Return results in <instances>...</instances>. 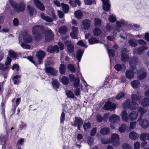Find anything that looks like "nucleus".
I'll return each mask as SVG.
<instances>
[{"label":"nucleus","mask_w":149,"mask_h":149,"mask_svg":"<svg viewBox=\"0 0 149 149\" xmlns=\"http://www.w3.org/2000/svg\"><path fill=\"white\" fill-rule=\"evenodd\" d=\"M138 63V59L136 57L132 58L129 61V64L131 68L133 70H128L125 72V75L126 78L129 79H131L134 77V73L137 70L135 65Z\"/></svg>","instance_id":"1"},{"label":"nucleus","mask_w":149,"mask_h":149,"mask_svg":"<svg viewBox=\"0 0 149 149\" xmlns=\"http://www.w3.org/2000/svg\"><path fill=\"white\" fill-rule=\"evenodd\" d=\"M131 98L133 100L138 101L139 104L144 107L149 106V99L145 97L141 100L142 97L141 94L139 92H138L136 94H132L131 96Z\"/></svg>","instance_id":"2"},{"label":"nucleus","mask_w":149,"mask_h":149,"mask_svg":"<svg viewBox=\"0 0 149 149\" xmlns=\"http://www.w3.org/2000/svg\"><path fill=\"white\" fill-rule=\"evenodd\" d=\"M9 3L17 12L19 13L21 12H23L25 10L26 5L23 2L21 3L20 4L17 3L13 0H10Z\"/></svg>","instance_id":"3"},{"label":"nucleus","mask_w":149,"mask_h":149,"mask_svg":"<svg viewBox=\"0 0 149 149\" xmlns=\"http://www.w3.org/2000/svg\"><path fill=\"white\" fill-rule=\"evenodd\" d=\"M132 99V101L130 102L129 100H127L123 103V106L124 107H127L128 109L132 110H135L139 107L138 103L135 102L136 100H133Z\"/></svg>","instance_id":"4"},{"label":"nucleus","mask_w":149,"mask_h":149,"mask_svg":"<svg viewBox=\"0 0 149 149\" xmlns=\"http://www.w3.org/2000/svg\"><path fill=\"white\" fill-rule=\"evenodd\" d=\"M43 27L42 26L36 25L32 28L33 33L35 36L36 40H38L42 38V36L40 35L39 31L42 30Z\"/></svg>","instance_id":"5"},{"label":"nucleus","mask_w":149,"mask_h":149,"mask_svg":"<svg viewBox=\"0 0 149 149\" xmlns=\"http://www.w3.org/2000/svg\"><path fill=\"white\" fill-rule=\"evenodd\" d=\"M72 125L74 127H77L79 130H80V127L83 125L82 119L79 117H75L73 119V122H71Z\"/></svg>","instance_id":"6"},{"label":"nucleus","mask_w":149,"mask_h":149,"mask_svg":"<svg viewBox=\"0 0 149 149\" xmlns=\"http://www.w3.org/2000/svg\"><path fill=\"white\" fill-rule=\"evenodd\" d=\"M137 121L141 128L146 129L149 127V121L145 119H142L141 117L138 118Z\"/></svg>","instance_id":"7"},{"label":"nucleus","mask_w":149,"mask_h":149,"mask_svg":"<svg viewBox=\"0 0 149 149\" xmlns=\"http://www.w3.org/2000/svg\"><path fill=\"white\" fill-rule=\"evenodd\" d=\"M122 54L121 55V60L124 62H127L129 59V55L127 53L128 51L126 48H123L122 49Z\"/></svg>","instance_id":"8"},{"label":"nucleus","mask_w":149,"mask_h":149,"mask_svg":"<svg viewBox=\"0 0 149 149\" xmlns=\"http://www.w3.org/2000/svg\"><path fill=\"white\" fill-rule=\"evenodd\" d=\"M138 78L139 80L144 79L147 76L146 71L144 69H141L137 72Z\"/></svg>","instance_id":"9"},{"label":"nucleus","mask_w":149,"mask_h":149,"mask_svg":"<svg viewBox=\"0 0 149 149\" xmlns=\"http://www.w3.org/2000/svg\"><path fill=\"white\" fill-rule=\"evenodd\" d=\"M36 55L38 58L39 64H42L43 62V60L45 56V53L42 51L40 50L37 52Z\"/></svg>","instance_id":"10"},{"label":"nucleus","mask_w":149,"mask_h":149,"mask_svg":"<svg viewBox=\"0 0 149 149\" xmlns=\"http://www.w3.org/2000/svg\"><path fill=\"white\" fill-rule=\"evenodd\" d=\"M119 141V136L118 134H114L112 135L111 142L113 143L114 145L115 146H118L120 143Z\"/></svg>","instance_id":"11"},{"label":"nucleus","mask_w":149,"mask_h":149,"mask_svg":"<svg viewBox=\"0 0 149 149\" xmlns=\"http://www.w3.org/2000/svg\"><path fill=\"white\" fill-rule=\"evenodd\" d=\"M47 33L45 34V39L47 41H49L53 39L54 35L52 31L50 29H47Z\"/></svg>","instance_id":"12"},{"label":"nucleus","mask_w":149,"mask_h":149,"mask_svg":"<svg viewBox=\"0 0 149 149\" xmlns=\"http://www.w3.org/2000/svg\"><path fill=\"white\" fill-rule=\"evenodd\" d=\"M116 105L114 103L107 102L104 105L103 109L105 110H113L115 109Z\"/></svg>","instance_id":"13"},{"label":"nucleus","mask_w":149,"mask_h":149,"mask_svg":"<svg viewBox=\"0 0 149 149\" xmlns=\"http://www.w3.org/2000/svg\"><path fill=\"white\" fill-rule=\"evenodd\" d=\"M91 26V21L89 20L85 19L84 20L82 23L81 28L85 30H87Z\"/></svg>","instance_id":"14"},{"label":"nucleus","mask_w":149,"mask_h":149,"mask_svg":"<svg viewBox=\"0 0 149 149\" xmlns=\"http://www.w3.org/2000/svg\"><path fill=\"white\" fill-rule=\"evenodd\" d=\"M23 40L24 42L27 43L31 42L33 40L32 36L26 32L24 33L23 34Z\"/></svg>","instance_id":"15"},{"label":"nucleus","mask_w":149,"mask_h":149,"mask_svg":"<svg viewBox=\"0 0 149 149\" xmlns=\"http://www.w3.org/2000/svg\"><path fill=\"white\" fill-rule=\"evenodd\" d=\"M109 120L111 123H116L120 121V118L116 115L113 114L109 117Z\"/></svg>","instance_id":"16"},{"label":"nucleus","mask_w":149,"mask_h":149,"mask_svg":"<svg viewBox=\"0 0 149 149\" xmlns=\"http://www.w3.org/2000/svg\"><path fill=\"white\" fill-rule=\"evenodd\" d=\"M65 45L67 46V49L69 53H72L74 50V46L71 41H65Z\"/></svg>","instance_id":"17"},{"label":"nucleus","mask_w":149,"mask_h":149,"mask_svg":"<svg viewBox=\"0 0 149 149\" xmlns=\"http://www.w3.org/2000/svg\"><path fill=\"white\" fill-rule=\"evenodd\" d=\"M34 3L36 6L40 10L43 11L45 10V7L43 4L39 0H33Z\"/></svg>","instance_id":"18"},{"label":"nucleus","mask_w":149,"mask_h":149,"mask_svg":"<svg viewBox=\"0 0 149 149\" xmlns=\"http://www.w3.org/2000/svg\"><path fill=\"white\" fill-rule=\"evenodd\" d=\"M72 31L70 33L71 36L74 39L77 38V36L78 33V30L77 27L72 26Z\"/></svg>","instance_id":"19"},{"label":"nucleus","mask_w":149,"mask_h":149,"mask_svg":"<svg viewBox=\"0 0 149 149\" xmlns=\"http://www.w3.org/2000/svg\"><path fill=\"white\" fill-rule=\"evenodd\" d=\"M47 52L51 53L56 52L57 53L59 52L58 47L57 45H55L53 46H49L47 49Z\"/></svg>","instance_id":"20"},{"label":"nucleus","mask_w":149,"mask_h":149,"mask_svg":"<svg viewBox=\"0 0 149 149\" xmlns=\"http://www.w3.org/2000/svg\"><path fill=\"white\" fill-rule=\"evenodd\" d=\"M45 70L46 72L54 75H56L58 72L57 70L52 68L46 67Z\"/></svg>","instance_id":"21"},{"label":"nucleus","mask_w":149,"mask_h":149,"mask_svg":"<svg viewBox=\"0 0 149 149\" xmlns=\"http://www.w3.org/2000/svg\"><path fill=\"white\" fill-rule=\"evenodd\" d=\"M104 4L103 8L104 10L106 11L109 10L110 5L109 3V0H102Z\"/></svg>","instance_id":"22"},{"label":"nucleus","mask_w":149,"mask_h":149,"mask_svg":"<svg viewBox=\"0 0 149 149\" xmlns=\"http://www.w3.org/2000/svg\"><path fill=\"white\" fill-rule=\"evenodd\" d=\"M138 116V112L136 111H133L129 115V119L131 120H134L137 119Z\"/></svg>","instance_id":"23"},{"label":"nucleus","mask_w":149,"mask_h":149,"mask_svg":"<svg viewBox=\"0 0 149 149\" xmlns=\"http://www.w3.org/2000/svg\"><path fill=\"white\" fill-rule=\"evenodd\" d=\"M129 138L133 140H136L139 137V135L134 132H130L129 135Z\"/></svg>","instance_id":"24"},{"label":"nucleus","mask_w":149,"mask_h":149,"mask_svg":"<svg viewBox=\"0 0 149 149\" xmlns=\"http://www.w3.org/2000/svg\"><path fill=\"white\" fill-rule=\"evenodd\" d=\"M121 118L123 121L127 122L129 119L126 110H124L121 113Z\"/></svg>","instance_id":"25"},{"label":"nucleus","mask_w":149,"mask_h":149,"mask_svg":"<svg viewBox=\"0 0 149 149\" xmlns=\"http://www.w3.org/2000/svg\"><path fill=\"white\" fill-rule=\"evenodd\" d=\"M69 3L71 6L73 7L77 6V4L78 6H80L81 4V2L79 0H75V1L74 0H70Z\"/></svg>","instance_id":"26"},{"label":"nucleus","mask_w":149,"mask_h":149,"mask_svg":"<svg viewBox=\"0 0 149 149\" xmlns=\"http://www.w3.org/2000/svg\"><path fill=\"white\" fill-rule=\"evenodd\" d=\"M41 17L43 19L48 22H52L53 21V19L50 17L46 16L45 14L43 13H41L40 14Z\"/></svg>","instance_id":"27"},{"label":"nucleus","mask_w":149,"mask_h":149,"mask_svg":"<svg viewBox=\"0 0 149 149\" xmlns=\"http://www.w3.org/2000/svg\"><path fill=\"white\" fill-rule=\"evenodd\" d=\"M74 14L76 17L78 19H81L83 16L82 13L80 10H78L75 11Z\"/></svg>","instance_id":"28"},{"label":"nucleus","mask_w":149,"mask_h":149,"mask_svg":"<svg viewBox=\"0 0 149 149\" xmlns=\"http://www.w3.org/2000/svg\"><path fill=\"white\" fill-rule=\"evenodd\" d=\"M132 86L134 89H136L139 86L140 82L139 81L137 80H134L132 81L131 83Z\"/></svg>","instance_id":"29"},{"label":"nucleus","mask_w":149,"mask_h":149,"mask_svg":"<svg viewBox=\"0 0 149 149\" xmlns=\"http://www.w3.org/2000/svg\"><path fill=\"white\" fill-rule=\"evenodd\" d=\"M27 9L29 12L30 16H32L34 14L36 13V11L34 8L29 5L27 6Z\"/></svg>","instance_id":"30"},{"label":"nucleus","mask_w":149,"mask_h":149,"mask_svg":"<svg viewBox=\"0 0 149 149\" xmlns=\"http://www.w3.org/2000/svg\"><path fill=\"white\" fill-rule=\"evenodd\" d=\"M148 49V48L146 46H143L139 47L137 49L134 50V52H136L137 51L138 54H140L144 50Z\"/></svg>","instance_id":"31"},{"label":"nucleus","mask_w":149,"mask_h":149,"mask_svg":"<svg viewBox=\"0 0 149 149\" xmlns=\"http://www.w3.org/2000/svg\"><path fill=\"white\" fill-rule=\"evenodd\" d=\"M128 43L130 46L135 47L137 45V41L133 38L129 40Z\"/></svg>","instance_id":"32"},{"label":"nucleus","mask_w":149,"mask_h":149,"mask_svg":"<svg viewBox=\"0 0 149 149\" xmlns=\"http://www.w3.org/2000/svg\"><path fill=\"white\" fill-rule=\"evenodd\" d=\"M60 80L62 83L65 85H68L69 82V79L65 76L63 77L60 79Z\"/></svg>","instance_id":"33"},{"label":"nucleus","mask_w":149,"mask_h":149,"mask_svg":"<svg viewBox=\"0 0 149 149\" xmlns=\"http://www.w3.org/2000/svg\"><path fill=\"white\" fill-rule=\"evenodd\" d=\"M7 139V137L5 135H2L0 137V144L3 145V147L6 143Z\"/></svg>","instance_id":"34"},{"label":"nucleus","mask_w":149,"mask_h":149,"mask_svg":"<svg viewBox=\"0 0 149 149\" xmlns=\"http://www.w3.org/2000/svg\"><path fill=\"white\" fill-rule=\"evenodd\" d=\"M84 51L81 50H79L77 51V58L79 62H80L81 59L83 54Z\"/></svg>","instance_id":"35"},{"label":"nucleus","mask_w":149,"mask_h":149,"mask_svg":"<svg viewBox=\"0 0 149 149\" xmlns=\"http://www.w3.org/2000/svg\"><path fill=\"white\" fill-rule=\"evenodd\" d=\"M59 69L60 72L61 74H64L66 70L65 65L63 64H61Z\"/></svg>","instance_id":"36"},{"label":"nucleus","mask_w":149,"mask_h":149,"mask_svg":"<svg viewBox=\"0 0 149 149\" xmlns=\"http://www.w3.org/2000/svg\"><path fill=\"white\" fill-rule=\"evenodd\" d=\"M21 77L20 76L17 75L14 76L13 78L12 79L14 81V84H18L19 82V80L18 79Z\"/></svg>","instance_id":"37"},{"label":"nucleus","mask_w":149,"mask_h":149,"mask_svg":"<svg viewBox=\"0 0 149 149\" xmlns=\"http://www.w3.org/2000/svg\"><path fill=\"white\" fill-rule=\"evenodd\" d=\"M138 111L139 113H140L141 116L140 117H141V118L143 116V115L147 111V110L145 109L144 108L140 107L138 109Z\"/></svg>","instance_id":"38"},{"label":"nucleus","mask_w":149,"mask_h":149,"mask_svg":"<svg viewBox=\"0 0 149 149\" xmlns=\"http://www.w3.org/2000/svg\"><path fill=\"white\" fill-rule=\"evenodd\" d=\"M109 132L110 130L109 128L107 127L103 128L101 129L100 133L102 134H107L109 133Z\"/></svg>","instance_id":"39"},{"label":"nucleus","mask_w":149,"mask_h":149,"mask_svg":"<svg viewBox=\"0 0 149 149\" xmlns=\"http://www.w3.org/2000/svg\"><path fill=\"white\" fill-rule=\"evenodd\" d=\"M65 93L68 97L69 98H74V93L72 92L71 91H65Z\"/></svg>","instance_id":"40"},{"label":"nucleus","mask_w":149,"mask_h":149,"mask_svg":"<svg viewBox=\"0 0 149 149\" xmlns=\"http://www.w3.org/2000/svg\"><path fill=\"white\" fill-rule=\"evenodd\" d=\"M108 52L110 58V62L111 63L112 61L111 57H112L114 56L115 54L114 51L111 49H108Z\"/></svg>","instance_id":"41"},{"label":"nucleus","mask_w":149,"mask_h":149,"mask_svg":"<svg viewBox=\"0 0 149 149\" xmlns=\"http://www.w3.org/2000/svg\"><path fill=\"white\" fill-rule=\"evenodd\" d=\"M101 33V31L98 28H95L93 31V34L95 36H98Z\"/></svg>","instance_id":"42"},{"label":"nucleus","mask_w":149,"mask_h":149,"mask_svg":"<svg viewBox=\"0 0 149 149\" xmlns=\"http://www.w3.org/2000/svg\"><path fill=\"white\" fill-rule=\"evenodd\" d=\"M88 42L90 44H93L99 42V41L95 38H92L88 40Z\"/></svg>","instance_id":"43"},{"label":"nucleus","mask_w":149,"mask_h":149,"mask_svg":"<svg viewBox=\"0 0 149 149\" xmlns=\"http://www.w3.org/2000/svg\"><path fill=\"white\" fill-rule=\"evenodd\" d=\"M121 23L119 21H117L116 23L117 27L116 28V30L118 32H119V31L118 29H119L121 28L122 24H125L124 23V21L123 20H121Z\"/></svg>","instance_id":"44"},{"label":"nucleus","mask_w":149,"mask_h":149,"mask_svg":"<svg viewBox=\"0 0 149 149\" xmlns=\"http://www.w3.org/2000/svg\"><path fill=\"white\" fill-rule=\"evenodd\" d=\"M109 21L112 23L115 22L116 19L115 15L113 14L110 15L109 17Z\"/></svg>","instance_id":"45"},{"label":"nucleus","mask_w":149,"mask_h":149,"mask_svg":"<svg viewBox=\"0 0 149 149\" xmlns=\"http://www.w3.org/2000/svg\"><path fill=\"white\" fill-rule=\"evenodd\" d=\"M148 133H143L141 134L139 138L141 141H145L146 139V137H147Z\"/></svg>","instance_id":"46"},{"label":"nucleus","mask_w":149,"mask_h":149,"mask_svg":"<svg viewBox=\"0 0 149 149\" xmlns=\"http://www.w3.org/2000/svg\"><path fill=\"white\" fill-rule=\"evenodd\" d=\"M62 7L63 11L65 13H67L68 12L69 7L68 5L63 4L62 5Z\"/></svg>","instance_id":"47"},{"label":"nucleus","mask_w":149,"mask_h":149,"mask_svg":"<svg viewBox=\"0 0 149 149\" xmlns=\"http://www.w3.org/2000/svg\"><path fill=\"white\" fill-rule=\"evenodd\" d=\"M67 31V28L65 26H63L59 29V31L61 34L65 33Z\"/></svg>","instance_id":"48"},{"label":"nucleus","mask_w":149,"mask_h":149,"mask_svg":"<svg viewBox=\"0 0 149 149\" xmlns=\"http://www.w3.org/2000/svg\"><path fill=\"white\" fill-rule=\"evenodd\" d=\"M126 126L124 124H122L119 128L118 130L121 133H123L126 130Z\"/></svg>","instance_id":"49"},{"label":"nucleus","mask_w":149,"mask_h":149,"mask_svg":"<svg viewBox=\"0 0 149 149\" xmlns=\"http://www.w3.org/2000/svg\"><path fill=\"white\" fill-rule=\"evenodd\" d=\"M9 54L11 57L13 58H17V54L16 53L11 50L9 51Z\"/></svg>","instance_id":"50"},{"label":"nucleus","mask_w":149,"mask_h":149,"mask_svg":"<svg viewBox=\"0 0 149 149\" xmlns=\"http://www.w3.org/2000/svg\"><path fill=\"white\" fill-rule=\"evenodd\" d=\"M65 119V113L63 111L61 115L60 118V123H63Z\"/></svg>","instance_id":"51"},{"label":"nucleus","mask_w":149,"mask_h":149,"mask_svg":"<svg viewBox=\"0 0 149 149\" xmlns=\"http://www.w3.org/2000/svg\"><path fill=\"white\" fill-rule=\"evenodd\" d=\"M68 69L73 72H74L75 71V68L74 66L71 64H69L68 65Z\"/></svg>","instance_id":"52"},{"label":"nucleus","mask_w":149,"mask_h":149,"mask_svg":"<svg viewBox=\"0 0 149 149\" xmlns=\"http://www.w3.org/2000/svg\"><path fill=\"white\" fill-rule=\"evenodd\" d=\"M84 2L86 5H91L92 3L96 4L95 0H85Z\"/></svg>","instance_id":"53"},{"label":"nucleus","mask_w":149,"mask_h":149,"mask_svg":"<svg viewBox=\"0 0 149 149\" xmlns=\"http://www.w3.org/2000/svg\"><path fill=\"white\" fill-rule=\"evenodd\" d=\"M124 64L121 65L120 64H118L115 66L114 68L116 70L119 71L122 69L123 66H124Z\"/></svg>","instance_id":"54"},{"label":"nucleus","mask_w":149,"mask_h":149,"mask_svg":"<svg viewBox=\"0 0 149 149\" xmlns=\"http://www.w3.org/2000/svg\"><path fill=\"white\" fill-rule=\"evenodd\" d=\"M95 25V26H99L101 24V20L97 18L94 19Z\"/></svg>","instance_id":"55"},{"label":"nucleus","mask_w":149,"mask_h":149,"mask_svg":"<svg viewBox=\"0 0 149 149\" xmlns=\"http://www.w3.org/2000/svg\"><path fill=\"white\" fill-rule=\"evenodd\" d=\"M52 85L54 88H58L59 87V83L58 81L55 80H54L52 81Z\"/></svg>","instance_id":"56"},{"label":"nucleus","mask_w":149,"mask_h":149,"mask_svg":"<svg viewBox=\"0 0 149 149\" xmlns=\"http://www.w3.org/2000/svg\"><path fill=\"white\" fill-rule=\"evenodd\" d=\"M87 143L89 146L93 144L94 140L93 138L89 136L87 138Z\"/></svg>","instance_id":"57"},{"label":"nucleus","mask_w":149,"mask_h":149,"mask_svg":"<svg viewBox=\"0 0 149 149\" xmlns=\"http://www.w3.org/2000/svg\"><path fill=\"white\" fill-rule=\"evenodd\" d=\"M91 124L89 123H84L83 127L86 131H87V130L90 129L91 127Z\"/></svg>","instance_id":"58"},{"label":"nucleus","mask_w":149,"mask_h":149,"mask_svg":"<svg viewBox=\"0 0 149 149\" xmlns=\"http://www.w3.org/2000/svg\"><path fill=\"white\" fill-rule=\"evenodd\" d=\"M137 123L136 122H131L130 124V128L132 130L135 129Z\"/></svg>","instance_id":"59"},{"label":"nucleus","mask_w":149,"mask_h":149,"mask_svg":"<svg viewBox=\"0 0 149 149\" xmlns=\"http://www.w3.org/2000/svg\"><path fill=\"white\" fill-rule=\"evenodd\" d=\"M124 96V94L123 92H120L116 96V99L117 100H119L120 98L123 97Z\"/></svg>","instance_id":"60"},{"label":"nucleus","mask_w":149,"mask_h":149,"mask_svg":"<svg viewBox=\"0 0 149 149\" xmlns=\"http://www.w3.org/2000/svg\"><path fill=\"white\" fill-rule=\"evenodd\" d=\"M122 147L123 149H132L131 146L130 145L126 143L123 144Z\"/></svg>","instance_id":"61"},{"label":"nucleus","mask_w":149,"mask_h":149,"mask_svg":"<svg viewBox=\"0 0 149 149\" xmlns=\"http://www.w3.org/2000/svg\"><path fill=\"white\" fill-rule=\"evenodd\" d=\"M24 142V139H20L18 140L17 142V146H21L23 144Z\"/></svg>","instance_id":"62"},{"label":"nucleus","mask_w":149,"mask_h":149,"mask_svg":"<svg viewBox=\"0 0 149 149\" xmlns=\"http://www.w3.org/2000/svg\"><path fill=\"white\" fill-rule=\"evenodd\" d=\"M96 118L98 122L101 123L103 120V118L99 114L97 115Z\"/></svg>","instance_id":"63"},{"label":"nucleus","mask_w":149,"mask_h":149,"mask_svg":"<svg viewBox=\"0 0 149 149\" xmlns=\"http://www.w3.org/2000/svg\"><path fill=\"white\" fill-rule=\"evenodd\" d=\"M140 143L137 141L135 142L134 144V149H139L140 148Z\"/></svg>","instance_id":"64"}]
</instances>
